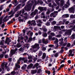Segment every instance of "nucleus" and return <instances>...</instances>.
Instances as JSON below:
<instances>
[{
    "label": "nucleus",
    "instance_id": "obj_1",
    "mask_svg": "<svg viewBox=\"0 0 75 75\" xmlns=\"http://www.w3.org/2000/svg\"><path fill=\"white\" fill-rule=\"evenodd\" d=\"M42 0H38L37 2L35 0H33V1H31V3L30 4H29L27 3V5H26L25 6L24 8L25 10H26L28 11H29L31 9V7L33 6V5L34 3V4L33 6V9L34 8L35 6H36V4H38L39 3H40V4H43V2L41 1H41Z\"/></svg>",
    "mask_w": 75,
    "mask_h": 75
},
{
    "label": "nucleus",
    "instance_id": "obj_2",
    "mask_svg": "<svg viewBox=\"0 0 75 75\" xmlns=\"http://www.w3.org/2000/svg\"><path fill=\"white\" fill-rule=\"evenodd\" d=\"M39 44L37 43H35L34 46L33 47V48L34 49L37 48V49H36L35 50H34L32 48H31L30 49V51H33V52H35L36 51H37V50H38L40 48V47L39 46Z\"/></svg>",
    "mask_w": 75,
    "mask_h": 75
},
{
    "label": "nucleus",
    "instance_id": "obj_3",
    "mask_svg": "<svg viewBox=\"0 0 75 75\" xmlns=\"http://www.w3.org/2000/svg\"><path fill=\"white\" fill-rule=\"evenodd\" d=\"M7 63L6 62L3 63L1 65V66L2 67H5V68H6V69H7V71H9L10 69L9 68H7L8 67H7Z\"/></svg>",
    "mask_w": 75,
    "mask_h": 75
},
{
    "label": "nucleus",
    "instance_id": "obj_4",
    "mask_svg": "<svg viewBox=\"0 0 75 75\" xmlns=\"http://www.w3.org/2000/svg\"><path fill=\"white\" fill-rule=\"evenodd\" d=\"M58 11H54V13H52L50 15V17H51L55 18L56 17V16L57 15H58Z\"/></svg>",
    "mask_w": 75,
    "mask_h": 75
},
{
    "label": "nucleus",
    "instance_id": "obj_5",
    "mask_svg": "<svg viewBox=\"0 0 75 75\" xmlns=\"http://www.w3.org/2000/svg\"><path fill=\"white\" fill-rule=\"evenodd\" d=\"M37 13H38V10H35L33 12H32L30 14V16L32 17H33L35 15L37 14Z\"/></svg>",
    "mask_w": 75,
    "mask_h": 75
},
{
    "label": "nucleus",
    "instance_id": "obj_6",
    "mask_svg": "<svg viewBox=\"0 0 75 75\" xmlns=\"http://www.w3.org/2000/svg\"><path fill=\"white\" fill-rule=\"evenodd\" d=\"M22 6H21V4H20L18 5L14 9V11L15 12H16L19 9V8H21V7Z\"/></svg>",
    "mask_w": 75,
    "mask_h": 75
},
{
    "label": "nucleus",
    "instance_id": "obj_7",
    "mask_svg": "<svg viewBox=\"0 0 75 75\" xmlns=\"http://www.w3.org/2000/svg\"><path fill=\"white\" fill-rule=\"evenodd\" d=\"M72 30V29H71L70 30H68L65 33V34L68 35H70L71 34Z\"/></svg>",
    "mask_w": 75,
    "mask_h": 75
},
{
    "label": "nucleus",
    "instance_id": "obj_8",
    "mask_svg": "<svg viewBox=\"0 0 75 75\" xmlns=\"http://www.w3.org/2000/svg\"><path fill=\"white\" fill-rule=\"evenodd\" d=\"M11 40L9 39V38L7 37L6 40L5 41V43L6 44H9V42H11Z\"/></svg>",
    "mask_w": 75,
    "mask_h": 75
},
{
    "label": "nucleus",
    "instance_id": "obj_9",
    "mask_svg": "<svg viewBox=\"0 0 75 75\" xmlns=\"http://www.w3.org/2000/svg\"><path fill=\"white\" fill-rule=\"evenodd\" d=\"M58 39L56 38V40L54 42V43L55 44V47L56 48H58Z\"/></svg>",
    "mask_w": 75,
    "mask_h": 75
},
{
    "label": "nucleus",
    "instance_id": "obj_10",
    "mask_svg": "<svg viewBox=\"0 0 75 75\" xmlns=\"http://www.w3.org/2000/svg\"><path fill=\"white\" fill-rule=\"evenodd\" d=\"M20 59H19V60H18V61L17 62V63L15 65L16 67L18 68H20V66L18 64L20 63Z\"/></svg>",
    "mask_w": 75,
    "mask_h": 75
},
{
    "label": "nucleus",
    "instance_id": "obj_11",
    "mask_svg": "<svg viewBox=\"0 0 75 75\" xmlns=\"http://www.w3.org/2000/svg\"><path fill=\"white\" fill-rule=\"evenodd\" d=\"M69 11L70 13H74V11L75 10L74 8L73 7V6L71 8L69 9Z\"/></svg>",
    "mask_w": 75,
    "mask_h": 75
},
{
    "label": "nucleus",
    "instance_id": "obj_12",
    "mask_svg": "<svg viewBox=\"0 0 75 75\" xmlns=\"http://www.w3.org/2000/svg\"><path fill=\"white\" fill-rule=\"evenodd\" d=\"M21 17H23L24 18H25V19L27 18L28 17V14L27 13H25L24 14H22L21 15Z\"/></svg>",
    "mask_w": 75,
    "mask_h": 75
},
{
    "label": "nucleus",
    "instance_id": "obj_13",
    "mask_svg": "<svg viewBox=\"0 0 75 75\" xmlns=\"http://www.w3.org/2000/svg\"><path fill=\"white\" fill-rule=\"evenodd\" d=\"M17 51V48H16L14 50H11V55H13V54H14Z\"/></svg>",
    "mask_w": 75,
    "mask_h": 75
},
{
    "label": "nucleus",
    "instance_id": "obj_14",
    "mask_svg": "<svg viewBox=\"0 0 75 75\" xmlns=\"http://www.w3.org/2000/svg\"><path fill=\"white\" fill-rule=\"evenodd\" d=\"M7 17H8V16H6L3 19V23H5V22H6L7 21H8V20H9V18L7 19Z\"/></svg>",
    "mask_w": 75,
    "mask_h": 75
},
{
    "label": "nucleus",
    "instance_id": "obj_15",
    "mask_svg": "<svg viewBox=\"0 0 75 75\" xmlns=\"http://www.w3.org/2000/svg\"><path fill=\"white\" fill-rule=\"evenodd\" d=\"M42 41L43 43L44 44H47L48 43V41L47 40H45V39H42Z\"/></svg>",
    "mask_w": 75,
    "mask_h": 75
},
{
    "label": "nucleus",
    "instance_id": "obj_16",
    "mask_svg": "<svg viewBox=\"0 0 75 75\" xmlns=\"http://www.w3.org/2000/svg\"><path fill=\"white\" fill-rule=\"evenodd\" d=\"M69 57H70V56H71V57H73L74 56V54H72V51L71 50H70L69 51Z\"/></svg>",
    "mask_w": 75,
    "mask_h": 75
},
{
    "label": "nucleus",
    "instance_id": "obj_17",
    "mask_svg": "<svg viewBox=\"0 0 75 75\" xmlns=\"http://www.w3.org/2000/svg\"><path fill=\"white\" fill-rule=\"evenodd\" d=\"M64 3H65V1L64 0H62L60 1V6H63L64 4Z\"/></svg>",
    "mask_w": 75,
    "mask_h": 75
},
{
    "label": "nucleus",
    "instance_id": "obj_18",
    "mask_svg": "<svg viewBox=\"0 0 75 75\" xmlns=\"http://www.w3.org/2000/svg\"><path fill=\"white\" fill-rule=\"evenodd\" d=\"M69 17V15L68 14H65L64 15L62 16V18H67Z\"/></svg>",
    "mask_w": 75,
    "mask_h": 75
},
{
    "label": "nucleus",
    "instance_id": "obj_19",
    "mask_svg": "<svg viewBox=\"0 0 75 75\" xmlns=\"http://www.w3.org/2000/svg\"><path fill=\"white\" fill-rule=\"evenodd\" d=\"M42 35L44 37H47V33L45 32H43Z\"/></svg>",
    "mask_w": 75,
    "mask_h": 75
},
{
    "label": "nucleus",
    "instance_id": "obj_20",
    "mask_svg": "<svg viewBox=\"0 0 75 75\" xmlns=\"http://www.w3.org/2000/svg\"><path fill=\"white\" fill-rule=\"evenodd\" d=\"M45 57H46V54L45 53H44L42 57V59H44L45 58Z\"/></svg>",
    "mask_w": 75,
    "mask_h": 75
},
{
    "label": "nucleus",
    "instance_id": "obj_21",
    "mask_svg": "<svg viewBox=\"0 0 75 75\" xmlns=\"http://www.w3.org/2000/svg\"><path fill=\"white\" fill-rule=\"evenodd\" d=\"M33 64H32V63H31L29 65H28L27 67V68L28 69H30V68H31L32 67H33Z\"/></svg>",
    "mask_w": 75,
    "mask_h": 75
},
{
    "label": "nucleus",
    "instance_id": "obj_22",
    "mask_svg": "<svg viewBox=\"0 0 75 75\" xmlns=\"http://www.w3.org/2000/svg\"><path fill=\"white\" fill-rule=\"evenodd\" d=\"M17 2V0H15L13 2V4H14L15 6H16L18 4Z\"/></svg>",
    "mask_w": 75,
    "mask_h": 75
},
{
    "label": "nucleus",
    "instance_id": "obj_23",
    "mask_svg": "<svg viewBox=\"0 0 75 75\" xmlns=\"http://www.w3.org/2000/svg\"><path fill=\"white\" fill-rule=\"evenodd\" d=\"M31 22L32 23V25H36V23L35 22V20H32L31 21Z\"/></svg>",
    "mask_w": 75,
    "mask_h": 75
},
{
    "label": "nucleus",
    "instance_id": "obj_24",
    "mask_svg": "<svg viewBox=\"0 0 75 75\" xmlns=\"http://www.w3.org/2000/svg\"><path fill=\"white\" fill-rule=\"evenodd\" d=\"M3 17L2 16L0 18V25L1 24L3 23Z\"/></svg>",
    "mask_w": 75,
    "mask_h": 75
},
{
    "label": "nucleus",
    "instance_id": "obj_25",
    "mask_svg": "<svg viewBox=\"0 0 75 75\" xmlns=\"http://www.w3.org/2000/svg\"><path fill=\"white\" fill-rule=\"evenodd\" d=\"M31 73L32 74H35L37 72V70H31Z\"/></svg>",
    "mask_w": 75,
    "mask_h": 75
},
{
    "label": "nucleus",
    "instance_id": "obj_26",
    "mask_svg": "<svg viewBox=\"0 0 75 75\" xmlns=\"http://www.w3.org/2000/svg\"><path fill=\"white\" fill-rule=\"evenodd\" d=\"M18 20L20 22H23V21H24V20L23 19H21V17H19Z\"/></svg>",
    "mask_w": 75,
    "mask_h": 75
},
{
    "label": "nucleus",
    "instance_id": "obj_27",
    "mask_svg": "<svg viewBox=\"0 0 75 75\" xmlns=\"http://www.w3.org/2000/svg\"><path fill=\"white\" fill-rule=\"evenodd\" d=\"M39 65V64H38V63H36L35 65H34L33 67V69H34L35 68V67H38Z\"/></svg>",
    "mask_w": 75,
    "mask_h": 75
},
{
    "label": "nucleus",
    "instance_id": "obj_28",
    "mask_svg": "<svg viewBox=\"0 0 75 75\" xmlns=\"http://www.w3.org/2000/svg\"><path fill=\"white\" fill-rule=\"evenodd\" d=\"M16 47L18 48H20V47H21V44L18 43Z\"/></svg>",
    "mask_w": 75,
    "mask_h": 75
},
{
    "label": "nucleus",
    "instance_id": "obj_29",
    "mask_svg": "<svg viewBox=\"0 0 75 75\" xmlns=\"http://www.w3.org/2000/svg\"><path fill=\"white\" fill-rule=\"evenodd\" d=\"M56 6H57V5L55 4V3H54L51 6V7L52 8L54 7H56Z\"/></svg>",
    "mask_w": 75,
    "mask_h": 75
},
{
    "label": "nucleus",
    "instance_id": "obj_30",
    "mask_svg": "<svg viewBox=\"0 0 75 75\" xmlns=\"http://www.w3.org/2000/svg\"><path fill=\"white\" fill-rule=\"evenodd\" d=\"M38 9L39 10H40L41 11H42L44 10H43V7H39L38 8Z\"/></svg>",
    "mask_w": 75,
    "mask_h": 75
},
{
    "label": "nucleus",
    "instance_id": "obj_31",
    "mask_svg": "<svg viewBox=\"0 0 75 75\" xmlns=\"http://www.w3.org/2000/svg\"><path fill=\"white\" fill-rule=\"evenodd\" d=\"M16 71H13L11 73V74L12 75H15L16 74Z\"/></svg>",
    "mask_w": 75,
    "mask_h": 75
},
{
    "label": "nucleus",
    "instance_id": "obj_32",
    "mask_svg": "<svg viewBox=\"0 0 75 75\" xmlns=\"http://www.w3.org/2000/svg\"><path fill=\"white\" fill-rule=\"evenodd\" d=\"M69 7L68 5H67V4L64 5V6H63V8H67L68 7Z\"/></svg>",
    "mask_w": 75,
    "mask_h": 75
},
{
    "label": "nucleus",
    "instance_id": "obj_33",
    "mask_svg": "<svg viewBox=\"0 0 75 75\" xmlns=\"http://www.w3.org/2000/svg\"><path fill=\"white\" fill-rule=\"evenodd\" d=\"M27 1V0H23V1H22L23 2V3H24L22 6V7H24V6H25V3H24V2H25V1Z\"/></svg>",
    "mask_w": 75,
    "mask_h": 75
},
{
    "label": "nucleus",
    "instance_id": "obj_34",
    "mask_svg": "<svg viewBox=\"0 0 75 75\" xmlns=\"http://www.w3.org/2000/svg\"><path fill=\"white\" fill-rule=\"evenodd\" d=\"M45 72L46 73L48 74V75H50V74H51V72L49 71L46 70Z\"/></svg>",
    "mask_w": 75,
    "mask_h": 75
},
{
    "label": "nucleus",
    "instance_id": "obj_35",
    "mask_svg": "<svg viewBox=\"0 0 75 75\" xmlns=\"http://www.w3.org/2000/svg\"><path fill=\"white\" fill-rule=\"evenodd\" d=\"M36 22L37 23H41L42 24V22L40 20H38L36 21Z\"/></svg>",
    "mask_w": 75,
    "mask_h": 75
},
{
    "label": "nucleus",
    "instance_id": "obj_36",
    "mask_svg": "<svg viewBox=\"0 0 75 75\" xmlns=\"http://www.w3.org/2000/svg\"><path fill=\"white\" fill-rule=\"evenodd\" d=\"M19 60H20V61H24V60H25V57H20Z\"/></svg>",
    "mask_w": 75,
    "mask_h": 75
},
{
    "label": "nucleus",
    "instance_id": "obj_37",
    "mask_svg": "<svg viewBox=\"0 0 75 75\" xmlns=\"http://www.w3.org/2000/svg\"><path fill=\"white\" fill-rule=\"evenodd\" d=\"M42 51H40L38 53V56H41L42 55Z\"/></svg>",
    "mask_w": 75,
    "mask_h": 75
},
{
    "label": "nucleus",
    "instance_id": "obj_38",
    "mask_svg": "<svg viewBox=\"0 0 75 75\" xmlns=\"http://www.w3.org/2000/svg\"><path fill=\"white\" fill-rule=\"evenodd\" d=\"M4 57V55L3 54H0V59H1V58H3Z\"/></svg>",
    "mask_w": 75,
    "mask_h": 75
},
{
    "label": "nucleus",
    "instance_id": "obj_39",
    "mask_svg": "<svg viewBox=\"0 0 75 75\" xmlns=\"http://www.w3.org/2000/svg\"><path fill=\"white\" fill-rule=\"evenodd\" d=\"M52 37L51 35H49L48 37V40H50L52 39Z\"/></svg>",
    "mask_w": 75,
    "mask_h": 75
},
{
    "label": "nucleus",
    "instance_id": "obj_40",
    "mask_svg": "<svg viewBox=\"0 0 75 75\" xmlns=\"http://www.w3.org/2000/svg\"><path fill=\"white\" fill-rule=\"evenodd\" d=\"M56 23H57V22L55 21H54L52 22V25H55Z\"/></svg>",
    "mask_w": 75,
    "mask_h": 75
},
{
    "label": "nucleus",
    "instance_id": "obj_41",
    "mask_svg": "<svg viewBox=\"0 0 75 75\" xmlns=\"http://www.w3.org/2000/svg\"><path fill=\"white\" fill-rule=\"evenodd\" d=\"M4 41V40H2L1 41L0 44V45H3V42Z\"/></svg>",
    "mask_w": 75,
    "mask_h": 75
},
{
    "label": "nucleus",
    "instance_id": "obj_42",
    "mask_svg": "<svg viewBox=\"0 0 75 75\" xmlns=\"http://www.w3.org/2000/svg\"><path fill=\"white\" fill-rule=\"evenodd\" d=\"M45 24L47 26H49V25H50V23L47 22V23H46Z\"/></svg>",
    "mask_w": 75,
    "mask_h": 75
},
{
    "label": "nucleus",
    "instance_id": "obj_43",
    "mask_svg": "<svg viewBox=\"0 0 75 75\" xmlns=\"http://www.w3.org/2000/svg\"><path fill=\"white\" fill-rule=\"evenodd\" d=\"M58 53H56L54 54V57H58Z\"/></svg>",
    "mask_w": 75,
    "mask_h": 75
},
{
    "label": "nucleus",
    "instance_id": "obj_44",
    "mask_svg": "<svg viewBox=\"0 0 75 75\" xmlns=\"http://www.w3.org/2000/svg\"><path fill=\"white\" fill-rule=\"evenodd\" d=\"M50 35H52V36H53L54 37V36H55V34H54V33H50Z\"/></svg>",
    "mask_w": 75,
    "mask_h": 75
},
{
    "label": "nucleus",
    "instance_id": "obj_45",
    "mask_svg": "<svg viewBox=\"0 0 75 75\" xmlns=\"http://www.w3.org/2000/svg\"><path fill=\"white\" fill-rule=\"evenodd\" d=\"M43 31L44 32H46L47 31V29L46 28H45L43 29Z\"/></svg>",
    "mask_w": 75,
    "mask_h": 75
},
{
    "label": "nucleus",
    "instance_id": "obj_46",
    "mask_svg": "<svg viewBox=\"0 0 75 75\" xmlns=\"http://www.w3.org/2000/svg\"><path fill=\"white\" fill-rule=\"evenodd\" d=\"M54 20V18H50L49 21H53Z\"/></svg>",
    "mask_w": 75,
    "mask_h": 75
},
{
    "label": "nucleus",
    "instance_id": "obj_47",
    "mask_svg": "<svg viewBox=\"0 0 75 75\" xmlns=\"http://www.w3.org/2000/svg\"><path fill=\"white\" fill-rule=\"evenodd\" d=\"M28 24H30L31 25H32V23H31V21H29L28 22Z\"/></svg>",
    "mask_w": 75,
    "mask_h": 75
},
{
    "label": "nucleus",
    "instance_id": "obj_48",
    "mask_svg": "<svg viewBox=\"0 0 75 75\" xmlns=\"http://www.w3.org/2000/svg\"><path fill=\"white\" fill-rule=\"evenodd\" d=\"M59 28V27L58 26H54V28L55 29V30H56V29H58V28Z\"/></svg>",
    "mask_w": 75,
    "mask_h": 75
},
{
    "label": "nucleus",
    "instance_id": "obj_49",
    "mask_svg": "<svg viewBox=\"0 0 75 75\" xmlns=\"http://www.w3.org/2000/svg\"><path fill=\"white\" fill-rule=\"evenodd\" d=\"M3 5H2L1 6V7H0V11H1L2 10H3Z\"/></svg>",
    "mask_w": 75,
    "mask_h": 75
},
{
    "label": "nucleus",
    "instance_id": "obj_50",
    "mask_svg": "<svg viewBox=\"0 0 75 75\" xmlns=\"http://www.w3.org/2000/svg\"><path fill=\"white\" fill-rule=\"evenodd\" d=\"M69 0H68V1L66 3L68 4V6H70V4H69Z\"/></svg>",
    "mask_w": 75,
    "mask_h": 75
},
{
    "label": "nucleus",
    "instance_id": "obj_51",
    "mask_svg": "<svg viewBox=\"0 0 75 75\" xmlns=\"http://www.w3.org/2000/svg\"><path fill=\"white\" fill-rule=\"evenodd\" d=\"M60 37H61V35H58L56 36V37H57V38H59Z\"/></svg>",
    "mask_w": 75,
    "mask_h": 75
},
{
    "label": "nucleus",
    "instance_id": "obj_52",
    "mask_svg": "<svg viewBox=\"0 0 75 75\" xmlns=\"http://www.w3.org/2000/svg\"><path fill=\"white\" fill-rule=\"evenodd\" d=\"M55 2H56V4H57V5H58L59 6V5H60V4L59 2H58L57 1H56Z\"/></svg>",
    "mask_w": 75,
    "mask_h": 75
},
{
    "label": "nucleus",
    "instance_id": "obj_53",
    "mask_svg": "<svg viewBox=\"0 0 75 75\" xmlns=\"http://www.w3.org/2000/svg\"><path fill=\"white\" fill-rule=\"evenodd\" d=\"M43 47V45L42 46V50H46V48L45 47Z\"/></svg>",
    "mask_w": 75,
    "mask_h": 75
},
{
    "label": "nucleus",
    "instance_id": "obj_54",
    "mask_svg": "<svg viewBox=\"0 0 75 75\" xmlns=\"http://www.w3.org/2000/svg\"><path fill=\"white\" fill-rule=\"evenodd\" d=\"M37 25L38 27H41L42 25L40 23H38L37 24Z\"/></svg>",
    "mask_w": 75,
    "mask_h": 75
},
{
    "label": "nucleus",
    "instance_id": "obj_55",
    "mask_svg": "<svg viewBox=\"0 0 75 75\" xmlns=\"http://www.w3.org/2000/svg\"><path fill=\"white\" fill-rule=\"evenodd\" d=\"M38 33L39 35H41L42 34V32L40 31H39Z\"/></svg>",
    "mask_w": 75,
    "mask_h": 75
},
{
    "label": "nucleus",
    "instance_id": "obj_56",
    "mask_svg": "<svg viewBox=\"0 0 75 75\" xmlns=\"http://www.w3.org/2000/svg\"><path fill=\"white\" fill-rule=\"evenodd\" d=\"M71 46V44L70 43H68L67 45V47H69Z\"/></svg>",
    "mask_w": 75,
    "mask_h": 75
},
{
    "label": "nucleus",
    "instance_id": "obj_57",
    "mask_svg": "<svg viewBox=\"0 0 75 75\" xmlns=\"http://www.w3.org/2000/svg\"><path fill=\"white\" fill-rule=\"evenodd\" d=\"M49 47H50L51 48H52V47H54V45H49Z\"/></svg>",
    "mask_w": 75,
    "mask_h": 75
},
{
    "label": "nucleus",
    "instance_id": "obj_58",
    "mask_svg": "<svg viewBox=\"0 0 75 75\" xmlns=\"http://www.w3.org/2000/svg\"><path fill=\"white\" fill-rule=\"evenodd\" d=\"M70 18H74V15H71L70 16Z\"/></svg>",
    "mask_w": 75,
    "mask_h": 75
},
{
    "label": "nucleus",
    "instance_id": "obj_59",
    "mask_svg": "<svg viewBox=\"0 0 75 75\" xmlns=\"http://www.w3.org/2000/svg\"><path fill=\"white\" fill-rule=\"evenodd\" d=\"M71 39H74L75 38V35H72L71 36Z\"/></svg>",
    "mask_w": 75,
    "mask_h": 75
},
{
    "label": "nucleus",
    "instance_id": "obj_60",
    "mask_svg": "<svg viewBox=\"0 0 75 75\" xmlns=\"http://www.w3.org/2000/svg\"><path fill=\"white\" fill-rule=\"evenodd\" d=\"M64 66H65V65L64 64H62L60 66V67L61 68H63Z\"/></svg>",
    "mask_w": 75,
    "mask_h": 75
},
{
    "label": "nucleus",
    "instance_id": "obj_61",
    "mask_svg": "<svg viewBox=\"0 0 75 75\" xmlns=\"http://www.w3.org/2000/svg\"><path fill=\"white\" fill-rule=\"evenodd\" d=\"M41 69H39L38 71V73H40V72H41Z\"/></svg>",
    "mask_w": 75,
    "mask_h": 75
},
{
    "label": "nucleus",
    "instance_id": "obj_62",
    "mask_svg": "<svg viewBox=\"0 0 75 75\" xmlns=\"http://www.w3.org/2000/svg\"><path fill=\"white\" fill-rule=\"evenodd\" d=\"M59 8V6H57L56 8V10H58Z\"/></svg>",
    "mask_w": 75,
    "mask_h": 75
},
{
    "label": "nucleus",
    "instance_id": "obj_63",
    "mask_svg": "<svg viewBox=\"0 0 75 75\" xmlns=\"http://www.w3.org/2000/svg\"><path fill=\"white\" fill-rule=\"evenodd\" d=\"M33 60L34 61H37V58L36 57H35L33 59Z\"/></svg>",
    "mask_w": 75,
    "mask_h": 75
},
{
    "label": "nucleus",
    "instance_id": "obj_64",
    "mask_svg": "<svg viewBox=\"0 0 75 75\" xmlns=\"http://www.w3.org/2000/svg\"><path fill=\"white\" fill-rule=\"evenodd\" d=\"M12 13H13V11H11L9 13H8V15H10L11 14H12Z\"/></svg>",
    "mask_w": 75,
    "mask_h": 75
}]
</instances>
